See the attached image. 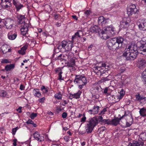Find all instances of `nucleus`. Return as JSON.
I'll return each instance as SVG.
<instances>
[{
  "instance_id": "1",
  "label": "nucleus",
  "mask_w": 146,
  "mask_h": 146,
  "mask_svg": "<svg viewBox=\"0 0 146 146\" xmlns=\"http://www.w3.org/2000/svg\"><path fill=\"white\" fill-rule=\"evenodd\" d=\"M138 52L145 54L144 53L146 52V41L141 40L137 42L136 46H128L127 48L125 49L123 55L127 60H133L136 58Z\"/></svg>"
},
{
  "instance_id": "2",
  "label": "nucleus",
  "mask_w": 146,
  "mask_h": 146,
  "mask_svg": "<svg viewBox=\"0 0 146 146\" xmlns=\"http://www.w3.org/2000/svg\"><path fill=\"white\" fill-rule=\"evenodd\" d=\"M124 39L121 36H118L108 40L106 42L108 48L110 50H115L122 47Z\"/></svg>"
},
{
  "instance_id": "3",
  "label": "nucleus",
  "mask_w": 146,
  "mask_h": 146,
  "mask_svg": "<svg viewBox=\"0 0 146 146\" xmlns=\"http://www.w3.org/2000/svg\"><path fill=\"white\" fill-rule=\"evenodd\" d=\"M97 123V118L94 117L90 119L88 123L86 125V131L87 133H91Z\"/></svg>"
},
{
  "instance_id": "4",
  "label": "nucleus",
  "mask_w": 146,
  "mask_h": 146,
  "mask_svg": "<svg viewBox=\"0 0 146 146\" xmlns=\"http://www.w3.org/2000/svg\"><path fill=\"white\" fill-rule=\"evenodd\" d=\"M104 35L102 36L103 38L106 39L110 38L109 35H113L115 33V28L112 26L107 27L104 29Z\"/></svg>"
},
{
  "instance_id": "5",
  "label": "nucleus",
  "mask_w": 146,
  "mask_h": 146,
  "mask_svg": "<svg viewBox=\"0 0 146 146\" xmlns=\"http://www.w3.org/2000/svg\"><path fill=\"white\" fill-rule=\"evenodd\" d=\"M74 82L76 83H83V85H85L87 83V81L86 77L84 75H76Z\"/></svg>"
},
{
  "instance_id": "6",
  "label": "nucleus",
  "mask_w": 146,
  "mask_h": 146,
  "mask_svg": "<svg viewBox=\"0 0 146 146\" xmlns=\"http://www.w3.org/2000/svg\"><path fill=\"white\" fill-rule=\"evenodd\" d=\"M3 22L7 29H11L13 27L14 21L11 19L8 18L4 20Z\"/></svg>"
},
{
  "instance_id": "7",
  "label": "nucleus",
  "mask_w": 146,
  "mask_h": 146,
  "mask_svg": "<svg viewBox=\"0 0 146 146\" xmlns=\"http://www.w3.org/2000/svg\"><path fill=\"white\" fill-rule=\"evenodd\" d=\"M91 31L92 32L98 33L99 35L102 34L104 35V30H101L100 28L97 25H95L91 27Z\"/></svg>"
},
{
  "instance_id": "8",
  "label": "nucleus",
  "mask_w": 146,
  "mask_h": 146,
  "mask_svg": "<svg viewBox=\"0 0 146 146\" xmlns=\"http://www.w3.org/2000/svg\"><path fill=\"white\" fill-rule=\"evenodd\" d=\"M135 5H133L130 6L127 9V14L129 16L135 14L137 11V9L136 8Z\"/></svg>"
},
{
  "instance_id": "9",
  "label": "nucleus",
  "mask_w": 146,
  "mask_h": 146,
  "mask_svg": "<svg viewBox=\"0 0 146 146\" xmlns=\"http://www.w3.org/2000/svg\"><path fill=\"white\" fill-rule=\"evenodd\" d=\"M131 22V20L129 18L123 20L120 23L121 27L124 28H127L129 26V24Z\"/></svg>"
},
{
  "instance_id": "10",
  "label": "nucleus",
  "mask_w": 146,
  "mask_h": 146,
  "mask_svg": "<svg viewBox=\"0 0 146 146\" xmlns=\"http://www.w3.org/2000/svg\"><path fill=\"white\" fill-rule=\"evenodd\" d=\"M137 65L140 69H143L146 66V60L145 59L140 58L138 60Z\"/></svg>"
},
{
  "instance_id": "11",
  "label": "nucleus",
  "mask_w": 146,
  "mask_h": 146,
  "mask_svg": "<svg viewBox=\"0 0 146 146\" xmlns=\"http://www.w3.org/2000/svg\"><path fill=\"white\" fill-rule=\"evenodd\" d=\"M102 89L100 87L98 86L93 87L90 89V92L92 95L98 94L100 91H101Z\"/></svg>"
},
{
  "instance_id": "12",
  "label": "nucleus",
  "mask_w": 146,
  "mask_h": 146,
  "mask_svg": "<svg viewBox=\"0 0 146 146\" xmlns=\"http://www.w3.org/2000/svg\"><path fill=\"white\" fill-rule=\"evenodd\" d=\"M54 71H55V73L57 74L58 75V79L63 80V79L62 78V68H56L54 69Z\"/></svg>"
},
{
  "instance_id": "13",
  "label": "nucleus",
  "mask_w": 146,
  "mask_h": 146,
  "mask_svg": "<svg viewBox=\"0 0 146 146\" xmlns=\"http://www.w3.org/2000/svg\"><path fill=\"white\" fill-rule=\"evenodd\" d=\"M144 144L143 142L139 140H134L132 143H130L128 146H142Z\"/></svg>"
},
{
  "instance_id": "14",
  "label": "nucleus",
  "mask_w": 146,
  "mask_h": 146,
  "mask_svg": "<svg viewBox=\"0 0 146 146\" xmlns=\"http://www.w3.org/2000/svg\"><path fill=\"white\" fill-rule=\"evenodd\" d=\"M21 27L22 28L21 29V34L22 35H26L28 31L29 25L27 24H24L23 26H21Z\"/></svg>"
},
{
  "instance_id": "15",
  "label": "nucleus",
  "mask_w": 146,
  "mask_h": 146,
  "mask_svg": "<svg viewBox=\"0 0 146 146\" xmlns=\"http://www.w3.org/2000/svg\"><path fill=\"white\" fill-rule=\"evenodd\" d=\"M82 93V92L79 90L77 92L74 94L70 93V98L72 99L73 98H75L76 99H78L80 98V96Z\"/></svg>"
},
{
  "instance_id": "16",
  "label": "nucleus",
  "mask_w": 146,
  "mask_h": 146,
  "mask_svg": "<svg viewBox=\"0 0 146 146\" xmlns=\"http://www.w3.org/2000/svg\"><path fill=\"white\" fill-rule=\"evenodd\" d=\"M34 138L38 141H41L44 140L43 137L40 136L37 132H36L33 134Z\"/></svg>"
},
{
  "instance_id": "17",
  "label": "nucleus",
  "mask_w": 146,
  "mask_h": 146,
  "mask_svg": "<svg viewBox=\"0 0 146 146\" xmlns=\"http://www.w3.org/2000/svg\"><path fill=\"white\" fill-rule=\"evenodd\" d=\"M13 3L15 6L17 11H19L20 9L23 7V5L15 0H13Z\"/></svg>"
},
{
  "instance_id": "18",
  "label": "nucleus",
  "mask_w": 146,
  "mask_h": 146,
  "mask_svg": "<svg viewBox=\"0 0 146 146\" xmlns=\"http://www.w3.org/2000/svg\"><path fill=\"white\" fill-rule=\"evenodd\" d=\"M83 36V33L82 31L81 30L78 31L77 32L75 33L74 35L72 37V40H73L76 37L80 38L81 36Z\"/></svg>"
},
{
  "instance_id": "19",
  "label": "nucleus",
  "mask_w": 146,
  "mask_h": 146,
  "mask_svg": "<svg viewBox=\"0 0 146 146\" xmlns=\"http://www.w3.org/2000/svg\"><path fill=\"white\" fill-rule=\"evenodd\" d=\"M72 44L71 43H69L65 41L64 48L65 50L67 51L71 50L72 51Z\"/></svg>"
},
{
  "instance_id": "20",
  "label": "nucleus",
  "mask_w": 146,
  "mask_h": 146,
  "mask_svg": "<svg viewBox=\"0 0 146 146\" xmlns=\"http://www.w3.org/2000/svg\"><path fill=\"white\" fill-rule=\"evenodd\" d=\"M17 17L19 20V24H22L25 23V17L24 15L18 14L17 15Z\"/></svg>"
},
{
  "instance_id": "21",
  "label": "nucleus",
  "mask_w": 146,
  "mask_h": 146,
  "mask_svg": "<svg viewBox=\"0 0 146 146\" xmlns=\"http://www.w3.org/2000/svg\"><path fill=\"white\" fill-rule=\"evenodd\" d=\"M141 23L143 25V28L142 27V24H139L138 25L139 29L143 31H146V20H143Z\"/></svg>"
},
{
  "instance_id": "22",
  "label": "nucleus",
  "mask_w": 146,
  "mask_h": 146,
  "mask_svg": "<svg viewBox=\"0 0 146 146\" xmlns=\"http://www.w3.org/2000/svg\"><path fill=\"white\" fill-rule=\"evenodd\" d=\"M108 19H105L103 16H100L98 18V23L99 24H105L107 22Z\"/></svg>"
},
{
  "instance_id": "23",
  "label": "nucleus",
  "mask_w": 146,
  "mask_h": 146,
  "mask_svg": "<svg viewBox=\"0 0 146 146\" xmlns=\"http://www.w3.org/2000/svg\"><path fill=\"white\" fill-rule=\"evenodd\" d=\"M99 110V107L98 106H94L92 110H89L88 112L91 114H95L98 113Z\"/></svg>"
},
{
  "instance_id": "24",
  "label": "nucleus",
  "mask_w": 146,
  "mask_h": 146,
  "mask_svg": "<svg viewBox=\"0 0 146 146\" xmlns=\"http://www.w3.org/2000/svg\"><path fill=\"white\" fill-rule=\"evenodd\" d=\"M121 118H116L111 120V125L116 126L119 124V121L121 120Z\"/></svg>"
},
{
  "instance_id": "25",
  "label": "nucleus",
  "mask_w": 146,
  "mask_h": 146,
  "mask_svg": "<svg viewBox=\"0 0 146 146\" xmlns=\"http://www.w3.org/2000/svg\"><path fill=\"white\" fill-rule=\"evenodd\" d=\"M135 97L136 100L137 101L140 102L143 100H146V97L140 96L139 94L138 93L135 95Z\"/></svg>"
},
{
  "instance_id": "26",
  "label": "nucleus",
  "mask_w": 146,
  "mask_h": 146,
  "mask_svg": "<svg viewBox=\"0 0 146 146\" xmlns=\"http://www.w3.org/2000/svg\"><path fill=\"white\" fill-rule=\"evenodd\" d=\"M139 113L141 116L145 117L146 116V108H143L140 109Z\"/></svg>"
},
{
  "instance_id": "27",
  "label": "nucleus",
  "mask_w": 146,
  "mask_h": 146,
  "mask_svg": "<svg viewBox=\"0 0 146 146\" xmlns=\"http://www.w3.org/2000/svg\"><path fill=\"white\" fill-rule=\"evenodd\" d=\"M15 67L14 64H10L7 65L5 67V70L6 71H8L10 70H11L13 69Z\"/></svg>"
},
{
  "instance_id": "28",
  "label": "nucleus",
  "mask_w": 146,
  "mask_h": 146,
  "mask_svg": "<svg viewBox=\"0 0 146 146\" xmlns=\"http://www.w3.org/2000/svg\"><path fill=\"white\" fill-rule=\"evenodd\" d=\"M8 46L6 44L3 45L1 47V50L3 53H6L7 52Z\"/></svg>"
},
{
  "instance_id": "29",
  "label": "nucleus",
  "mask_w": 146,
  "mask_h": 146,
  "mask_svg": "<svg viewBox=\"0 0 146 146\" xmlns=\"http://www.w3.org/2000/svg\"><path fill=\"white\" fill-rule=\"evenodd\" d=\"M120 95L117 96V98L119 99V100L121 99L125 94V92L123 89H121L120 92Z\"/></svg>"
},
{
  "instance_id": "30",
  "label": "nucleus",
  "mask_w": 146,
  "mask_h": 146,
  "mask_svg": "<svg viewBox=\"0 0 146 146\" xmlns=\"http://www.w3.org/2000/svg\"><path fill=\"white\" fill-rule=\"evenodd\" d=\"M140 137L142 141L146 140V132L141 133L140 135Z\"/></svg>"
},
{
  "instance_id": "31",
  "label": "nucleus",
  "mask_w": 146,
  "mask_h": 146,
  "mask_svg": "<svg viewBox=\"0 0 146 146\" xmlns=\"http://www.w3.org/2000/svg\"><path fill=\"white\" fill-rule=\"evenodd\" d=\"M9 38L11 40H13L15 39L17 36V34L16 33H15L13 35H8Z\"/></svg>"
},
{
  "instance_id": "32",
  "label": "nucleus",
  "mask_w": 146,
  "mask_h": 146,
  "mask_svg": "<svg viewBox=\"0 0 146 146\" xmlns=\"http://www.w3.org/2000/svg\"><path fill=\"white\" fill-rule=\"evenodd\" d=\"M75 61L73 59L70 60V62L68 63V65L69 67H72L75 65Z\"/></svg>"
},
{
  "instance_id": "33",
  "label": "nucleus",
  "mask_w": 146,
  "mask_h": 146,
  "mask_svg": "<svg viewBox=\"0 0 146 146\" xmlns=\"http://www.w3.org/2000/svg\"><path fill=\"white\" fill-rule=\"evenodd\" d=\"M7 94V93L5 91L3 90L0 91V96L5 97L6 96Z\"/></svg>"
},
{
  "instance_id": "34",
  "label": "nucleus",
  "mask_w": 146,
  "mask_h": 146,
  "mask_svg": "<svg viewBox=\"0 0 146 146\" xmlns=\"http://www.w3.org/2000/svg\"><path fill=\"white\" fill-rule=\"evenodd\" d=\"M103 123L108 125H111V120L109 119H104Z\"/></svg>"
},
{
  "instance_id": "35",
  "label": "nucleus",
  "mask_w": 146,
  "mask_h": 146,
  "mask_svg": "<svg viewBox=\"0 0 146 146\" xmlns=\"http://www.w3.org/2000/svg\"><path fill=\"white\" fill-rule=\"evenodd\" d=\"M34 92H35V96H36L38 97H39L41 94L40 93L39 91V90L38 89H35L34 90Z\"/></svg>"
},
{
  "instance_id": "36",
  "label": "nucleus",
  "mask_w": 146,
  "mask_h": 146,
  "mask_svg": "<svg viewBox=\"0 0 146 146\" xmlns=\"http://www.w3.org/2000/svg\"><path fill=\"white\" fill-rule=\"evenodd\" d=\"M62 95L60 92H59L55 94L54 97L56 98L58 100L61 99L62 98Z\"/></svg>"
},
{
  "instance_id": "37",
  "label": "nucleus",
  "mask_w": 146,
  "mask_h": 146,
  "mask_svg": "<svg viewBox=\"0 0 146 146\" xmlns=\"http://www.w3.org/2000/svg\"><path fill=\"white\" fill-rule=\"evenodd\" d=\"M108 109V108H104L101 111V112L99 113V115H102L104 114L107 111Z\"/></svg>"
},
{
  "instance_id": "38",
  "label": "nucleus",
  "mask_w": 146,
  "mask_h": 146,
  "mask_svg": "<svg viewBox=\"0 0 146 146\" xmlns=\"http://www.w3.org/2000/svg\"><path fill=\"white\" fill-rule=\"evenodd\" d=\"M41 89L44 93H46L48 92V90L44 86H42L41 88Z\"/></svg>"
},
{
  "instance_id": "39",
  "label": "nucleus",
  "mask_w": 146,
  "mask_h": 146,
  "mask_svg": "<svg viewBox=\"0 0 146 146\" xmlns=\"http://www.w3.org/2000/svg\"><path fill=\"white\" fill-rule=\"evenodd\" d=\"M3 7L4 8H7L8 7H11V3L10 2H9L5 5H3Z\"/></svg>"
},
{
  "instance_id": "40",
  "label": "nucleus",
  "mask_w": 146,
  "mask_h": 146,
  "mask_svg": "<svg viewBox=\"0 0 146 146\" xmlns=\"http://www.w3.org/2000/svg\"><path fill=\"white\" fill-rule=\"evenodd\" d=\"M110 79L108 78V76L106 78H103L101 80V82H104L105 81H108Z\"/></svg>"
},
{
  "instance_id": "41",
  "label": "nucleus",
  "mask_w": 146,
  "mask_h": 146,
  "mask_svg": "<svg viewBox=\"0 0 146 146\" xmlns=\"http://www.w3.org/2000/svg\"><path fill=\"white\" fill-rule=\"evenodd\" d=\"M37 115L36 113H33L31 115L30 117L31 119H34L35 117Z\"/></svg>"
},
{
  "instance_id": "42",
  "label": "nucleus",
  "mask_w": 146,
  "mask_h": 146,
  "mask_svg": "<svg viewBox=\"0 0 146 146\" xmlns=\"http://www.w3.org/2000/svg\"><path fill=\"white\" fill-rule=\"evenodd\" d=\"M65 41H63L59 45L61 46V47L63 48V49H64L65 48Z\"/></svg>"
},
{
  "instance_id": "43",
  "label": "nucleus",
  "mask_w": 146,
  "mask_h": 146,
  "mask_svg": "<svg viewBox=\"0 0 146 146\" xmlns=\"http://www.w3.org/2000/svg\"><path fill=\"white\" fill-rule=\"evenodd\" d=\"M18 129V127L15 128H13L12 129V134L13 135H15V133L17 131V130Z\"/></svg>"
},
{
  "instance_id": "44",
  "label": "nucleus",
  "mask_w": 146,
  "mask_h": 146,
  "mask_svg": "<svg viewBox=\"0 0 146 146\" xmlns=\"http://www.w3.org/2000/svg\"><path fill=\"white\" fill-rule=\"evenodd\" d=\"M103 117L102 116H100L99 117L98 119H97V122L99 121V122H101L102 123H103Z\"/></svg>"
},
{
  "instance_id": "45",
  "label": "nucleus",
  "mask_w": 146,
  "mask_h": 146,
  "mask_svg": "<svg viewBox=\"0 0 146 146\" xmlns=\"http://www.w3.org/2000/svg\"><path fill=\"white\" fill-rule=\"evenodd\" d=\"M9 62L8 60L7 59H3L1 61V63H9Z\"/></svg>"
},
{
  "instance_id": "46",
  "label": "nucleus",
  "mask_w": 146,
  "mask_h": 146,
  "mask_svg": "<svg viewBox=\"0 0 146 146\" xmlns=\"http://www.w3.org/2000/svg\"><path fill=\"white\" fill-rule=\"evenodd\" d=\"M64 56L63 55V54H60V55L58 56V57L57 60H61V59H63L64 58Z\"/></svg>"
},
{
  "instance_id": "47",
  "label": "nucleus",
  "mask_w": 146,
  "mask_h": 146,
  "mask_svg": "<svg viewBox=\"0 0 146 146\" xmlns=\"http://www.w3.org/2000/svg\"><path fill=\"white\" fill-rule=\"evenodd\" d=\"M18 52L20 54H21L22 55H24L25 54V52L24 51L21 49V50H19L18 51Z\"/></svg>"
},
{
  "instance_id": "48",
  "label": "nucleus",
  "mask_w": 146,
  "mask_h": 146,
  "mask_svg": "<svg viewBox=\"0 0 146 146\" xmlns=\"http://www.w3.org/2000/svg\"><path fill=\"white\" fill-rule=\"evenodd\" d=\"M67 114L66 112H64L62 114V117L64 118H66L67 116Z\"/></svg>"
},
{
  "instance_id": "49",
  "label": "nucleus",
  "mask_w": 146,
  "mask_h": 146,
  "mask_svg": "<svg viewBox=\"0 0 146 146\" xmlns=\"http://www.w3.org/2000/svg\"><path fill=\"white\" fill-rule=\"evenodd\" d=\"M45 98L44 97H43L40 98H39L38 100V101L40 102L43 103L44 102V100H45Z\"/></svg>"
},
{
  "instance_id": "50",
  "label": "nucleus",
  "mask_w": 146,
  "mask_h": 146,
  "mask_svg": "<svg viewBox=\"0 0 146 146\" xmlns=\"http://www.w3.org/2000/svg\"><path fill=\"white\" fill-rule=\"evenodd\" d=\"M84 13L86 14L87 16H88L90 14L91 12L89 10H87L85 11Z\"/></svg>"
},
{
  "instance_id": "51",
  "label": "nucleus",
  "mask_w": 146,
  "mask_h": 146,
  "mask_svg": "<svg viewBox=\"0 0 146 146\" xmlns=\"http://www.w3.org/2000/svg\"><path fill=\"white\" fill-rule=\"evenodd\" d=\"M130 115L131 116L129 119V122H130L132 124L133 121V118L131 114H130Z\"/></svg>"
},
{
  "instance_id": "52",
  "label": "nucleus",
  "mask_w": 146,
  "mask_h": 146,
  "mask_svg": "<svg viewBox=\"0 0 146 146\" xmlns=\"http://www.w3.org/2000/svg\"><path fill=\"white\" fill-rule=\"evenodd\" d=\"M26 123L27 124H33V122L31 120L29 119L27 122Z\"/></svg>"
},
{
  "instance_id": "53",
  "label": "nucleus",
  "mask_w": 146,
  "mask_h": 146,
  "mask_svg": "<svg viewBox=\"0 0 146 146\" xmlns=\"http://www.w3.org/2000/svg\"><path fill=\"white\" fill-rule=\"evenodd\" d=\"M64 138L66 141L68 142L70 139V137L68 136H66L64 137Z\"/></svg>"
},
{
  "instance_id": "54",
  "label": "nucleus",
  "mask_w": 146,
  "mask_h": 146,
  "mask_svg": "<svg viewBox=\"0 0 146 146\" xmlns=\"http://www.w3.org/2000/svg\"><path fill=\"white\" fill-rule=\"evenodd\" d=\"M27 48V46L26 45H25L23 46L21 48V49L22 50H23V51H25V50H26Z\"/></svg>"
},
{
  "instance_id": "55",
  "label": "nucleus",
  "mask_w": 146,
  "mask_h": 146,
  "mask_svg": "<svg viewBox=\"0 0 146 146\" xmlns=\"http://www.w3.org/2000/svg\"><path fill=\"white\" fill-rule=\"evenodd\" d=\"M106 128L102 126L100 128V129L101 131H103L106 130Z\"/></svg>"
},
{
  "instance_id": "56",
  "label": "nucleus",
  "mask_w": 146,
  "mask_h": 146,
  "mask_svg": "<svg viewBox=\"0 0 146 146\" xmlns=\"http://www.w3.org/2000/svg\"><path fill=\"white\" fill-rule=\"evenodd\" d=\"M132 124L129 122H127L126 123V126L127 127H129L131 126Z\"/></svg>"
},
{
  "instance_id": "57",
  "label": "nucleus",
  "mask_w": 146,
  "mask_h": 146,
  "mask_svg": "<svg viewBox=\"0 0 146 146\" xmlns=\"http://www.w3.org/2000/svg\"><path fill=\"white\" fill-rule=\"evenodd\" d=\"M21 109L22 107H20L17 109V111H19V113H21L22 112Z\"/></svg>"
},
{
  "instance_id": "58",
  "label": "nucleus",
  "mask_w": 146,
  "mask_h": 146,
  "mask_svg": "<svg viewBox=\"0 0 146 146\" xmlns=\"http://www.w3.org/2000/svg\"><path fill=\"white\" fill-rule=\"evenodd\" d=\"M25 87V86L22 84H21L20 86V89L21 90H24Z\"/></svg>"
},
{
  "instance_id": "59",
  "label": "nucleus",
  "mask_w": 146,
  "mask_h": 146,
  "mask_svg": "<svg viewBox=\"0 0 146 146\" xmlns=\"http://www.w3.org/2000/svg\"><path fill=\"white\" fill-rule=\"evenodd\" d=\"M86 119V118L85 117H83L81 120V122H84L85 121Z\"/></svg>"
},
{
  "instance_id": "60",
  "label": "nucleus",
  "mask_w": 146,
  "mask_h": 146,
  "mask_svg": "<svg viewBox=\"0 0 146 146\" xmlns=\"http://www.w3.org/2000/svg\"><path fill=\"white\" fill-rule=\"evenodd\" d=\"M72 17L74 19H75L76 20H78V17H77V16L76 15H73L72 16Z\"/></svg>"
},
{
  "instance_id": "61",
  "label": "nucleus",
  "mask_w": 146,
  "mask_h": 146,
  "mask_svg": "<svg viewBox=\"0 0 146 146\" xmlns=\"http://www.w3.org/2000/svg\"><path fill=\"white\" fill-rule=\"evenodd\" d=\"M108 90V88H106L104 90V93L105 94L107 93Z\"/></svg>"
},
{
  "instance_id": "62",
  "label": "nucleus",
  "mask_w": 146,
  "mask_h": 146,
  "mask_svg": "<svg viewBox=\"0 0 146 146\" xmlns=\"http://www.w3.org/2000/svg\"><path fill=\"white\" fill-rule=\"evenodd\" d=\"M57 56L58 57V56L60 55V54L58 53H54L53 54V56Z\"/></svg>"
},
{
  "instance_id": "63",
  "label": "nucleus",
  "mask_w": 146,
  "mask_h": 146,
  "mask_svg": "<svg viewBox=\"0 0 146 146\" xmlns=\"http://www.w3.org/2000/svg\"><path fill=\"white\" fill-rule=\"evenodd\" d=\"M142 75L144 76L146 75V68L145 69L144 71L143 72L142 74Z\"/></svg>"
},
{
  "instance_id": "64",
  "label": "nucleus",
  "mask_w": 146,
  "mask_h": 146,
  "mask_svg": "<svg viewBox=\"0 0 146 146\" xmlns=\"http://www.w3.org/2000/svg\"><path fill=\"white\" fill-rule=\"evenodd\" d=\"M102 67H105L106 69L107 68H106V67L107 66L106 65V64L105 63L102 64Z\"/></svg>"
}]
</instances>
